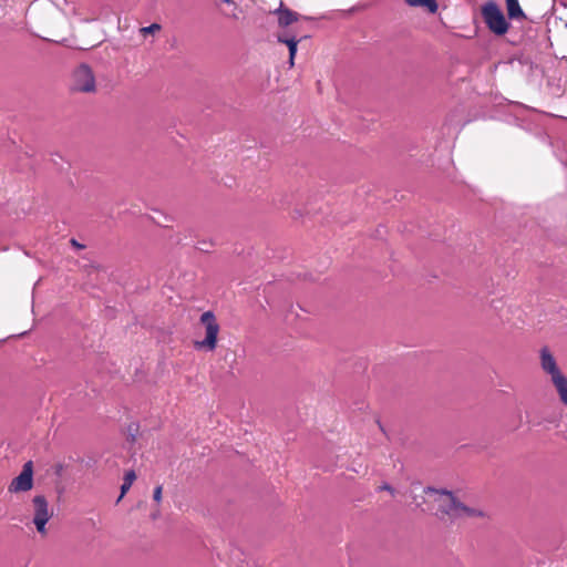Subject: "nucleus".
I'll return each mask as SVG.
<instances>
[{
    "label": "nucleus",
    "mask_w": 567,
    "mask_h": 567,
    "mask_svg": "<svg viewBox=\"0 0 567 567\" xmlns=\"http://www.w3.org/2000/svg\"><path fill=\"white\" fill-rule=\"evenodd\" d=\"M157 516H158V512H157V513H154V514L152 515L153 519H156V518H157Z\"/></svg>",
    "instance_id": "18"
},
{
    "label": "nucleus",
    "mask_w": 567,
    "mask_h": 567,
    "mask_svg": "<svg viewBox=\"0 0 567 567\" xmlns=\"http://www.w3.org/2000/svg\"><path fill=\"white\" fill-rule=\"evenodd\" d=\"M33 487V463L28 461L24 463L21 473L14 477L8 486L11 494L24 493Z\"/></svg>",
    "instance_id": "7"
},
{
    "label": "nucleus",
    "mask_w": 567,
    "mask_h": 567,
    "mask_svg": "<svg viewBox=\"0 0 567 567\" xmlns=\"http://www.w3.org/2000/svg\"><path fill=\"white\" fill-rule=\"evenodd\" d=\"M424 494L426 495L425 502L432 504L437 515L455 519L460 499L452 492L427 487L424 489Z\"/></svg>",
    "instance_id": "2"
},
{
    "label": "nucleus",
    "mask_w": 567,
    "mask_h": 567,
    "mask_svg": "<svg viewBox=\"0 0 567 567\" xmlns=\"http://www.w3.org/2000/svg\"><path fill=\"white\" fill-rule=\"evenodd\" d=\"M378 491H385L389 492L392 496L395 495V489L388 483H383L382 485L378 486Z\"/></svg>",
    "instance_id": "16"
},
{
    "label": "nucleus",
    "mask_w": 567,
    "mask_h": 567,
    "mask_svg": "<svg viewBox=\"0 0 567 567\" xmlns=\"http://www.w3.org/2000/svg\"><path fill=\"white\" fill-rule=\"evenodd\" d=\"M228 4H233L231 0H225Z\"/></svg>",
    "instance_id": "19"
},
{
    "label": "nucleus",
    "mask_w": 567,
    "mask_h": 567,
    "mask_svg": "<svg viewBox=\"0 0 567 567\" xmlns=\"http://www.w3.org/2000/svg\"><path fill=\"white\" fill-rule=\"evenodd\" d=\"M488 519L489 514L484 507L480 506H467L464 503L460 501L458 508H457V516H455V519Z\"/></svg>",
    "instance_id": "8"
},
{
    "label": "nucleus",
    "mask_w": 567,
    "mask_h": 567,
    "mask_svg": "<svg viewBox=\"0 0 567 567\" xmlns=\"http://www.w3.org/2000/svg\"><path fill=\"white\" fill-rule=\"evenodd\" d=\"M538 358L540 370L549 378L559 401L567 406V375L559 367L557 358L548 346L539 349Z\"/></svg>",
    "instance_id": "1"
},
{
    "label": "nucleus",
    "mask_w": 567,
    "mask_h": 567,
    "mask_svg": "<svg viewBox=\"0 0 567 567\" xmlns=\"http://www.w3.org/2000/svg\"><path fill=\"white\" fill-rule=\"evenodd\" d=\"M277 40H278V42L284 43L288 47V49H289V65H290V68H292L295 65L297 47H298V43L300 42V39H297L296 35H289L287 33L280 32L277 34Z\"/></svg>",
    "instance_id": "9"
},
{
    "label": "nucleus",
    "mask_w": 567,
    "mask_h": 567,
    "mask_svg": "<svg viewBox=\"0 0 567 567\" xmlns=\"http://www.w3.org/2000/svg\"><path fill=\"white\" fill-rule=\"evenodd\" d=\"M33 507V524L35 525L37 532L42 536L47 535V524L53 516V509L47 498L43 495H35L32 498Z\"/></svg>",
    "instance_id": "6"
},
{
    "label": "nucleus",
    "mask_w": 567,
    "mask_h": 567,
    "mask_svg": "<svg viewBox=\"0 0 567 567\" xmlns=\"http://www.w3.org/2000/svg\"><path fill=\"white\" fill-rule=\"evenodd\" d=\"M482 16L488 29L497 35H503L508 30V23L499 7L494 1H488L482 7Z\"/></svg>",
    "instance_id": "5"
},
{
    "label": "nucleus",
    "mask_w": 567,
    "mask_h": 567,
    "mask_svg": "<svg viewBox=\"0 0 567 567\" xmlns=\"http://www.w3.org/2000/svg\"><path fill=\"white\" fill-rule=\"evenodd\" d=\"M404 3L412 8H421L429 13H436L439 4L436 0H403Z\"/></svg>",
    "instance_id": "11"
},
{
    "label": "nucleus",
    "mask_w": 567,
    "mask_h": 567,
    "mask_svg": "<svg viewBox=\"0 0 567 567\" xmlns=\"http://www.w3.org/2000/svg\"><path fill=\"white\" fill-rule=\"evenodd\" d=\"M70 244H71L74 248H76V249H83V248H84V245L80 244V243H79L76 239H74V238H72V239L70 240Z\"/></svg>",
    "instance_id": "17"
},
{
    "label": "nucleus",
    "mask_w": 567,
    "mask_h": 567,
    "mask_svg": "<svg viewBox=\"0 0 567 567\" xmlns=\"http://www.w3.org/2000/svg\"><path fill=\"white\" fill-rule=\"evenodd\" d=\"M162 495H163V486L162 485H157L155 488H154V492H153V499L159 504L162 502Z\"/></svg>",
    "instance_id": "15"
},
{
    "label": "nucleus",
    "mask_w": 567,
    "mask_h": 567,
    "mask_svg": "<svg viewBox=\"0 0 567 567\" xmlns=\"http://www.w3.org/2000/svg\"><path fill=\"white\" fill-rule=\"evenodd\" d=\"M70 87L73 92L94 93L96 82L93 70L87 64L79 65L72 73Z\"/></svg>",
    "instance_id": "4"
},
{
    "label": "nucleus",
    "mask_w": 567,
    "mask_h": 567,
    "mask_svg": "<svg viewBox=\"0 0 567 567\" xmlns=\"http://www.w3.org/2000/svg\"><path fill=\"white\" fill-rule=\"evenodd\" d=\"M162 29V25L158 24V23H152L151 25L148 27H143L140 29V33L143 35V37H146L148 34H155L156 32H159Z\"/></svg>",
    "instance_id": "14"
},
{
    "label": "nucleus",
    "mask_w": 567,
    "mask_h": 567,
    "mask_svg": "<svg viewBox=\"0 0 567 567\" xmlns=\"http://www.w3.org/2000/svg\"><path fill=\"white\" fill-rule=\"evenodd\" d=\"M506 9L509 19H525L526 16L522 10L518 0H505Z\"/></svg>",
    "instance_id": "12"
},
{
    "label": "nucleus",
    "mask_w": 567,
    "mask_h": 567,
    "mask_svg": "<svg viewBox=\"0 0 567 567\" xmlns=\"http://www.w3.org/2000/svg\"><path fill=\"white\" fill-rule=\"evenodd\" d=\"M135 480L136 475L134 471H128L125 473L124 482L121 486V495L118 496L117 502H120L124 497V495L128 492Z\"/></svg>",
    "instance_id": "13"
},
{
    "label": "nucleus",
    "mask_w": 567,
    "mask_h": 567,
    "mask_svg": "<svg viewBox=\"0 0 567 567\" xmlns=\"http://www.w3.org/2000/svg\"><path fill=\"white\" fill-rule=\"evenodd\" d=\"M278 14V24L281 28H287L298 20L299 14L291 11L288 8H284L282 4L278 10L275 11Z\"/></svg>",
    "instance_id": "10"
},
{
    "label": "nucleus",
    "mask_w": 567,
    "mask_h": 567,
    "mask_svg": "<svg viewBox=\"0 0 567 567\" xmlns=\"http://www.w3.org/2000/svg\"><path fill=\"white\" fill-rule=\"evenodd\" d=\"M200 324L205 328V338L195 341L194 347L198 350L214 351L217 347L219 323L213 311H205L199 318Z\"/></svg>",
    "instance_id": "3"
}]
</instances>
